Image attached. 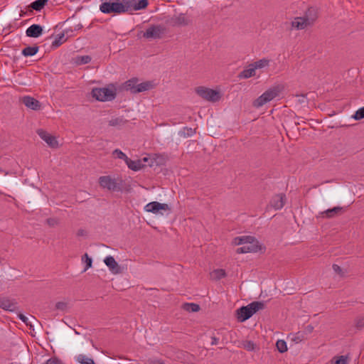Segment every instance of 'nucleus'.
I'll use <instances>...</instances> for the list:
<instances>
[{
	"instance_id": "a19ab883",
	"label": "nucleus",
	"mask_w": 364,
	"mask_h": 364,
	"mask_svg": "<svg viewBox=\"0 0 364 364\" xmlns=\"http://www.w3.org/2000/svg\"><path fill=\"white\" fill-rule=\"evenodd\" d=\"M84 258H85V267L84 269V272L87 271L89 268L92 267V258H90L87 253L84 255L82 259L84 260Z\"/></svg>"
},
{
	"instance_id": "58836bf2",
	"label": "nucleus",
	"mask_w": 364,
	"mask_h": 364,
	"mask_svg": "<svg viewBox=\"0 0 364 364\" xmlns=\"http://www.w3.org/2000/svg\"><path fill=\"white\" fill-rule=\"evenodd\" d=\"M64 38V34L58 36L52 43L53 48H58L63 43V39Z\"/></svg>"
},
{
	"instance_id": "412c9836",
	"label": "nucleus",
	"mask_w": 364,
	"mask_h": 364,
	"mask_svg": "<svg viewBox=\"0 0 364 364\" xmlns=\"http://www.w3.org/2000/svg\"><path fill=\"white\" fill-rule=\"evenodd\" d=\"M255 70H256V69L255 68L253 64L252 63V64L249 65V66L247 69H245L240 73L239 77L240 78H244V79L250 78V77L255 75V74H256Z\"/></svg>"
},
{
	"instance_id": "9b49d317",
	"label": "nucleus",
	"mask_w": 364,
	"mask_h": 364,
	"mask_svg": "<svg viewBox=\"0 0 364 364\" xmlns=\"http://www.w3.org/2000/svg\"><path fill=\"white\" fill-rule=\"evenodd\" d=\"M286 203V196L284 193L274 195L270 202L269 205L274 210L282 209Z\"/></svg>"
},
{
	"instance_id": "79ce46f5",
	"label": "nucleus",
	"mask_w": 364,
	"mask_h": 364,
	"mask_svg": "<svg viewBox=\"0 0 364 364\" xmlns=\"http://www.w3.org/2000/svg\"><path fill=\"white\" fill-rule=\"evenodd\" d=\"M55 309L62 311H65L68 309V304L63 301H58L55 304Z\"/></svg>"
},
{
	"instance_id": "4be33fe9",
	"label": "nucleus",
	"mask_w": 364,
	"mask_h": 364,
	"mask_svg": "<svg viewBox=\"0 0 364 364\" xmlns=\"http://www.w3.org/2000/svg\"><path fill=\"white\" fill-rule=\"evenodd\" d=\"M138 84L137 78H132L124 82V89L134 94V90H136Z\"/></svg>"
},
{
	"instance_id": "2f4dec72",
	"label": "nucleus",
	"mask_w": 364,
	"mask_h": 364,
	"mask_svg": "<svg viewBox=\"0 0 364 364\" xmlns=\"http://www.w3.org/2000/svg\"><path fill=\"white\" fill-rule=\"evenodd\" d=\"M269 60L267 58H262L253 63V65L255 69H262L269 65Z\"/></svg>"
},
{
	"instance_id": "f3484780",
	"label": "nucleus",
	"mask_w": 364,
	"mask_h": 364,
	"mask_svg": "<svg viewBox=\"0 0 364 364\" xmlns=\"http://www.w3.org/2000/svg\"><path fill=\"white\" fill-rule=\"evenodd\" d=\"M155 84L152 81H146L139 83L136 90H134V94L149 90L154 87Z\"/></svg>"
},
{
	"instance_id": "20e7f679",
	"label": "nucleus",
	"mask_w": 364,
	"mask_h": 364,
	"mask_svg": "<svg viewBox=\"0 0 364 364\" xmlns=\"http://www.w3.org/2000/svg\"><path fill=\"white\" fill-rule=\"evenodd\" d=\"M92 95L98 101H111L115 98L116 92L114 89L108 87L93 88Z\"/></svg>"
},
{
	"instance_id": "dca6fc26",
	"label": "nucleus",
	"mask_w": 364,
	"mask_h": 364,
	"mask_svg": "<svg viewBox=\"0 0 364 364\" xmlns=\"http://www.w3.org/2000/svg\"><path fill=\"white\" fill-rule=\"evenodd\" d=\"M303 18L306 19L307 23L312 25L317 18L316 10L314 8H309Z\"/></svg>"
},
{
	"instance_id": "5fc2aeb1",
	"label": "nucleus",
	"mask_w": 364,
	"mask_h": 364,
	"mask_svg": "<svg viewBox=\"0 0 364 364\" xmlns=\"http://www.w3.org/2000/svg\"><path fill=\"white\" fill-rule=\"evenodd\" d=\"M158 364H164V363H162V362H160V363H159Z\"/></svg>"
},
{
	"instance_id": "f03ea898",
	"label": "nucleus",
	"mask_w": 364,
	"mask_h": 364,
	"mask_svg": "<svg viewBox=\"0 0 364 364\" xmlns=\"http://www.w3.org/2000/svg\"><path fill=\"white\" fill-rule=\"evenodd\" d=\"M264 304L262 301H253L245 306H242L237 310V318L239 321L244 322L250 318L259 310L263 309Z\"/></svg>"
},
{
	"instance_id": "cd10ccee",
	"label": "nucleus",
	"mask_w": 364,
	"mask_h": 364,
	"mask_svg": "<svg viewBox=\"0 0 364 364\" xmlns=\"http://www.w3.org/2000/svg\"><path fill=\"white\" fill-rule=\"evenodd\" d=\"M127 120L123 117H116L109 121L108 124L111 127H121L127 123Z\"/></svg>"
},
{
	"instance_id": "c03bdc74",
	"label": "nucleus",
	"mask_w": 364,
	"mask_h": 364,
	"mask_svg": "<svg viewBox=\"0 0 364 364\" xmlns=\"http://www.w3.org/2000/svg\"><path fill=\"white\" fill-rule=\"evenodd\" d=\"M43 364H60V361L57 358H50L47 359Z\"/></svg>"
},
{
	"instance_id": "a211bd4d",
	"label": "nucleus",
	"mask_w": 364,
	"mask_h": 364,
	"mask_svg": "<svg viewBox=\"0 0 364 364\" xmlns=\"http://www.w3.org/2000/svg\"><path fill=\"white\" fill-rule=\"evenodd\" d=\"M126 164L127 165L129 168H130V169H132V170H133L134 171H139L140 169L144 168V166H145L142 163L141 160L133 161V160H132L130 159H128V160H127Z\"/></svg>"
},
{
	"instance_id": "f257e3e1",
	"label": "nucleus",
	"mask_w": 364,
	"mask_h": 364,
	"mask_svg": "<svg viewBox=\"0 0 364 364\" xmlns=\"http://www.w3.org/2000/svg\"><path fill=\"white\" fill-rule=\"evenodd\" d=\"M100 11L103 14H124L130 11L134 0H102Z\"/></svg>"
},
{
	"instance_id": "c9c22d12",
	"label": "nucleus",
	"mask_w": 364,
	"mask_h": 364,
	"mask_svg": "<svg viewBox=\"0 0 364 364\" xmlns=\"http://www.w3.org/2000/svg\"><path fill=\"white\" fill-rule=\"evenodd\" d=\"M242 347L249 351L255 350L256 348V344L251 341H245L242 343Z\"/></svg>"
},
{
	"instance_id": "864d4df0",
	"label": "nucleus",
	"mask_w": 364,
	"mask_h": 364,
	"mask_svg": "<svg viewBox=\"0 0 364 364\" xmlns=\"http://www.w3.org/2000/svg\"><path fill=\"white\" fill-rule=\"evenodd\" d=\"M141 161H142V163L147 162L149 161V159L147 157H144V158H143V159H141Z\"/></svg>"
},
{
	"instance_id": "e433bc0d",
	"label": "nucleus",
	"mask_w": 364,
	"mask_h": 364,
	"mask_svg": "<svg viewBox=\"0 0 364 364\" xmlns=\"http://www.w3.org/2000/svg\"><path fill=\"white\" fill-rule=\"evenodd\" d=\"M276 346L280 353H284L287 350V343L284 340H278L276 343Z\"/></svg>"
},
{
	"instance_id": "39448f33",
	"label": "nucleus",
	"mask_w": 364,
	"mask_h": 364,
	"mask_svg": "<svg viewBox=\"0 0 364 364\" xmlns=\"http://www.w3.org/2000/svg\"><path fill=\"white\" fill-rule=\"evenodd\" d=\"M196 92L203 99L211 102H216L221 98L220 92L205 87H196Z\"/></svg>"
},
{
	"instance_id": "f704fd0d",
	"label": "nucleus",
	"mask_w": 364,
	"mask_h": 364,
	"mask_svg": "<svg viewBox=\"0 0 364 364\" xmlns=\"http://www.w3.org/2000/svg\"><path fill=\"white\" fill-rule=\"evenodd\" d=\"M174 24L176 25H187L188 20L183 14H180L173 19Z\"/></svg>"
},
{
	"instance_id": "c756f323",
	"label": "nucleus",
	"mask_w": 364,
	"mask_h": 364,
	"mask_svg": "<svg viewBox=\"0 0 364 364\" xmlns=\"http://www.w3.org/2000/svg\"><path fill=\"white\" fill-rule=\"evenodd\" d=\"M196 134V129L185 127L179 131L178 134L184 138L189 137Z\"/></svg>"
},
{
	"instance_id": "37998d69",
	"label": "nucleus",
	"mask_w": 364,
	"mask_h": 364,
	"mask_svg": "<svg viewBox=\"0 0 364 364\" xmlns=\"http://www.w3.org/2000/svg\"><path fill=\"white\" fill-rule=\"evenodd\" d=\"M355 326L358 328H361L364 327V318L363 317H358L355 321Z\"/></svg>"
},
{
	"instance_id": "9d476101",
	"label": "nucleus",
	"mask_w": 364,
	"mask_h": 364,
	"mask_svg": "<svg viewBox=\"0 0 364 364\" xmlns=\"http://www.w3.org/2000/svg\"><path fill=\"white\" fill-rule=\"evenodd\" d=\"M20 101L28 109L32 110H39L41 107V102L31 96H23Z\"/></svg>"
},
{
	"instance_id": "09e8293b",
	"label": "nucleus",
	"mask_w": 364,
	"mask_h": 364,
	"mask_svg": "<svg viewBox=\"0 0 364 364\" xmlns=\"http://www.w3.org/2000/svg\"><path fill=\"white\" fill-rule=\"evenodd\" d=\"M18 316V318H20V319H21L23 323H25L27 326H28V325H29L28 319V318H27L26 316H24V315H23V314H19ZM30 326H31V324H30Z\"/></svg>"
},
{
	"instance_id": "4c0bfd02",
	"label": "nucleus",
	"mask_w": 364,
	"mask_h": 364,
	"mask_svg": "<svg viewBox=\"0 0 364 364\" xmlns=\"http://www.w3.org/2000/svg\"><path fill=\"white\" fill-rule=\"evenodd\" d=\"M112 155L114 156V157H117L118 159H124L125 161V162H127V160H128V157L127 156V155L123 153L121 150L119 149H115L113 152H112Z\"/></svg>"
},
{
	"instance_id": "3c124183",
	"label": "nucleus",
	"mask_w": 364,
	"mask_h": 364,
	"mask_svg": "<svg viewBox=\"0 0 364 364\" xmlns=\"http://www.w3.org/2000/svg\"><path fill=\"white\" fill-rule=\"evenodd\" d=\"M85 233H86V232H85V231L84 230H82V229H80V230H77V236H83V235H85Z\"/></svg>"
},
{
	"instance_id": "473e14b6",
	"label": "nucleus",
	"mask_w": 364,
	"mask_h": 364,
	"mask_svg": "<svg viewBox=\"0 0 364 364\" xmlns=\"http://www.w3.org/2000/svg\"><path fill=\"white\" fill-rule=\"evenodd\" d=\"M48 0H36L31 4V7L36 11H41L47 3Z\"/></svg>"
},
{
	"instance_id": "5701e85b",
	"label": "nucleus",
	"mask_w": 364,
	"mask_h": 364,
	"mask_svg": "<svg viewBox=\"0 0 364 364\" xmlns=\"http://www.w3.org/2000/svg\"><path fill=\"white\" fill-rule=\"evenodd\" d=\"M0 308L7 311H14L16 305L10 299L3 298L0 299Z\"/></svg>"
},
{
	"instance_id": "8fccbe9b",
	"label": "nucleus",
	"mask_w": 364,
	"mask_h": 364,
	"mask_svg": "<svg viewBox=\"0 0 364 364\" xmlns=\"http://www.w3.org/2000/svg\"><path fill=\"white\" fill-rule=\"evenodd\" d=\"M303 339L304 336L300 333V332L297 333L296 337L294 338V340L297 342L301 341Z\"/></svg>"
},
{
	"instance_id": "b1692460",
	"label": "nucleus",
	"mask_w": 364,
	"mask_h": 364,
	"mask_svg": "<svg viewBox=\"0 0 364 364\" xmlns=\"http://www.w3.org/2000/svg\"><path fill=\"white\" fill-rule=\"evenodd\" d=\"M90 55H77L73 58V62L77 65L87 64L91 61Z\"/></svg>"
},
{
	"instance_id": "423d86ee",
	"label": "nucleus",
	"mask_w": 364,
	"mask_h": 364,
	"mask_svg": "<svg viewBox=\"0 0 364 364\" xmlns=\"http://www.w3.org/2000/svg\"><path fill=\"white\" fill-rule=\"evenodd\" d=\"M144 210L146 212H150L154 214L158 213L161 210L168 212L171 211V208L168 204L161 203L156 201H153L146 204L144 207Z\"/></svg>"
},
{
	"instance_id": "a878e982",
	"label": "nucleus",
	"mask_w": 364,
	"mask_h": 364,
	"mask_svg": "<svg viewBox=\"0 0 364 364\" xmlns=\"http://www.w3.org/2000/svg\"><path fill=\"white\" fill-rule=\"evenodd\" d=\"M210 275L212 279L220 280L226 276V273L223 269H217L210 272Z\"/></svg>"
},
{
	"instance_id": "4468645a",
	"label": "nucleus",
	"mask_w": 364,
	"mask_h": 364,
	"mask_svg": "<svg viewBox=\"0 0 364 364\" xmlns=\"http://www.w3.org/2000/svg\"><path fill=\"white\" fill-rule=\"evenodd\" d=\"M43 33V28L38 24H33L29 26L26 31V34L28 37L38 38Z\"/></svg>"
},
{
	"instance_id": "f8f14e48",
	"label": "nucleus",
	"mask_w": 364,
	"mask_h": 364,
	"mask_svg": "<svg viewBox=\"0 0 364 364\" xmlns=\"http://www.w3.org/2000/svg\"><path fill=\"white\" fill-rule=\"evenodd\" d=\"M104 262L108 267L110 272L114 274H118L122 272V267L115 261L112 256H107L104 259Z\"/></svg>"
},
{
	"instance_id": "7ed1b4c3",
	"label": "nucleus",
	"mask_w": 364,
	"mask_h": 364,
	"mask_svg": "<svg viewBox=\"0 0 364 364\" xmlns=\"http://www.w3.org/2000/svg\"><path fill=\"white\" fill-rule=\"evenodd\" d=\"M283 88V86L280 85H274L269 88L262 95L254 100L252 103L253 107L259 108L270 102L279 95Z\"/></svg>"
},
{
	"instance_id": "6e6552de",
	"label": "nucleus",
	"mask_w": 364,
	"mask_h": 364,
	"mask_svg": "<svg viewBox=\"0 0 364 364\" xmlns=\"http://www.w3.org/2000/svg\"><path fill=\"white\" fill-rule=\"evenodd\" d=\"M99 184L103 188L109 191H116L118 189L117 183L114 178L109 176H103L99 178Z\"/></svg>"
},
{
	"instance_id": "ea45409f",
	"label": "nucleus",
	"mask_w": 364,
	"mask_h": 364,
	"mask_svg": "<svg viewBox=\"0 0 364 364\" xmlns=\"http://www.w3.org/2000/svg\"><path fill=\"white\" fill-rule=\"evenodd\" d=\"M353 118L355 120H360L364 118V107L358 109L354 115L353 116Z\"/></svg>"
},
{
	"instance_id": "7c9ffc66",
	"label": "nucleus",
	"mask_w": 364,
	"mask_h": 364,
	"mask_svg": "<svg viewBox=\"0 0 364 364\" xmlns=\"http://www.w3.org/2000/svg\"><path fill=\"white\" fill-rule=\"evenodd\" d=\"M183 309L188 312H198L200 310V306L194 303H186L183 304Z\"/></svg>"
},
{
	"instance_id": "1a4fd4ad",
	"label": "nucleus",
	"mask_w": 364,
	"mask_h": 364,
	"mask_svg": "<svg viewBox=\"0 0 364 364\" xmlns=\"http://www.w3.org/2000/svg\"><path fill=\"white\" fill-rule=\"evenodd\" d=\"M41 139L45 141L52 148L58 147V143L55 137L48 133L46 131L39 129L36 131Z\"/></svg>"
},
{
	"instance_id": "a18cd8bd",
	"label": "nucleus",
	"mask_w": 364,
	"mask_h": 364,
	"mask_svg": "<svg viewBox=\"0 0 364 364\" xmlns=\"http://www.w3.org/2000/svg\"><path fill=\"white\" fill-rule=\"evenodd\" d=\"M46 223L49 226L54 227L58 224V220L56 218H48Z\"/></svg>"
},
{
	"instance_id": "393cba45",
	"label": "nucleus",
	"mask_w": 364,
	"mask_h": 364,
	"mask_svg": "<svg viewBox=\"0 0 364 364\" xmlns=\"http://www.w3.org/2000/svg\"><path fill=\"white\" fill-rule=\"evenodd\" d=\"M38 50H39V47L37 46H28L22 50L21 53L23 55H24L26 57L33 56L38 53Z\"/></svg>"
},
{
	"instance_id": "aec40b11",
	"label": "nucleus",
	"mask_w": 364,
	"mask_h": 364,
	"mask_svg": "<svg viewBox=\"0 0 364 364\" xmlns=\"http://www.w3.org/2000/svg\"><path fill=\"white\" fill-rule=\"evenodd\" d=\"M149 4L148 0H134L130 11H139L144 9Z\"/></svg>"
},
{
	"instance_id": "c85d7f7f",
	"label": "nucleus",
	"mask_w": 364,
	"mask_h": 364,
	"mask_svg": "<svg viewBox=\"0 0 364 364\" xmlns=\"http://www.w3.org/2000/svg\"><path fill=\"white\" fill-rule=\"evenodd\" d=\"M75 360L80 364H95L92 358L82 354L77 355Z\"/></svg>"
},
{
	"instance_id": "bb28decb",
	"label": "nucleus",
	"mask_w": 364,
	"mask_h": 364,
	"mask_svg": "<svg viewBox=\"0 0 364 364\" xmlns=\"http://www.w3.org/2000/svg\"><path fill=\"white\" fill-rule=\"evenodd\" d=\"M350 361V357L346 355L335 356L331 360V364H347Z\"/></svg>"
},
{
	"instance_id": "72a5a7b5",
	"label": "nucleus",
	"mask_w": 364,
	"mask_h": 364,
	"mask_svg": "<svg viewBox=\"0 0 364 364\" xmlns=\"http://www.w3.org/2000/svg\"><path fill=\"white\" fill-rule=\"evenodd\" d=\"M249 240H252L251 236H242V237H237L233 240V244L235 245H244Z\"/></svg>"
},
{
	"instance_id": "603ef678",
	"label": "nucleus",
	"mask_w": 364,
	"mask_h": 364,
	"mask_svg": "<svg viewBox=\"0 0 364 364\" xmlns=\"http://www.w3.org/2000/svg\"><path fill=\"white\" fill-rule=\"evenodd\" d=\"M306 330L309 333H311L314 331V327L311 325H309L306 327Z\"/></svg>"
},
{
	"instance_id": "2eb2a0df",
	"label": "nucleus",
	"mask_w": 364,
	"mask_h": 364,
	"mask_svg": "<svg viewBox=\"0 0 364 364\" xmlns=\"http://www.w3.org/2000/svg\"><path fill=\"white\" fill-rule=\"evenodd\" d=\"M310 26L307 23V21L303 17H296L291 21V26L298 30L304 29L307 26Z\"/></svg>"
},
{
	"instance_id": "de8ad7c7",
	"label": "nucleus",
	"mask_w": 364,
	"mask_h": 364,
	"mask_svg": "<svg viewBox=\"0 0 364 364\" xmlns=\"http://www.w3.org/2000/svg\"><path fill=\"white\" fill-rule=\"evenodd\" d=\"M218 343H219V338L215 335H213L210 337V344L214 346V345H218Z\"/></svg>"
},
{
	"instance_id": "49530a36",
	"label": "nucleus",
	"mask_w": 364,
	"mask_h": 364,
	"mask_svg": "<svg viewBox=\"0 0 364 364\" xmlns=\"http://www.w3.org/2000/svg\"><path fill=\"white\" fill-rule=\"evenodd\" d=\"M332 268H333V271L336 274H339L341 276L343 275V270H342L341 267L339 265L334 264H333Z\"/></svg>"
},
{
	"instance_id": "0eeeda50",
	"label": "nucleus",
	"mask_w": 364,
	"mask_h": 364,
	"mask_svg": "<svg viewBox=\"0 0 364 364\" xmlns=\"http://www.w3.org/2000/svg\"><path fill=\"white\" fill-rule=\"evenodd\" d=\"M258 242L252 237V240H249L242 247L237 248L236 252L237 254L256 252L258 250Z\"/></svg>"
},
{
	"instance_id": "ddd939ff",
	"label": "nucleus",
	"mask_w": 364,
	"mask_h": 364,
	"mask_svg": "<svg viewBox=\"0 0 364 364\" xmlns=\"http://www.w3.org/2000/svg\"><path fill=\"white\" fill-rule=\"evenodd\" d=\"M163 32V29L161 26H151L146 29V31L144 33L143 36L146 38H153L157 39L160 38L161 33Z\"/></svg>"
},
{
	"instance_id": "6ab92c4d",
	"label": "nucleus",
	"mask_w": 364,
	"mask_h": 364,
	"mask_svg": "<svg viewBox=\"0 0 364 364\" xmlns=\"http://www.w3.org/2000/svg\"><path fill=\"white\" fill-rule=\"evenodd\" d=\"M342 210L343 208L337 206L331 209H328L322 212L321 214L326 218H331L335 217L336 215H340L342 213Z\"/></svg>"
}]
</instances>
